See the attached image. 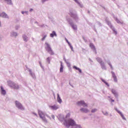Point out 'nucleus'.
Segmentation results:
<instances>
[{"instance_id": "f257e3e1", "label": "nucleus", "mask_w": 128, "mask_h": 128, "mask_svg": "<svg viewBox=\"0 0 128 128\" xmlns=\"http://www.w3.org/2000/svg\"><path fill=\"white\" fill-rule=\"evenodd\" d=\"M64 126L66 128H70V126H72V128H80V126L74 122V120L69 118L68 120H65L64 122Z\"/></svg>"}, {"instance_id": "f03ea898", "label": "nucleus", "mask_w": 128, "mask_h": 128, "mask_svg": "<svg viewBox=\"0 0 128 128\" xmlns=\"http://www.w3.org/2000/svg\"><path fill=\"white\" fill-rule=\"evenodd\" d=\"M45 44L46 46L45 48L48 52L50 56H54V50H52V48H50V45L48 42H46Z\"/></svg>"}, {"instance_id": "7ed1b4c3", "label": "nucleus", "mask_w": 128, "mask_h": 128, "mask_svg": "<svg viewBox=\"0 0 128 128\" xmlns=\"http://www.w3.org/2000/svg\"><path fill=\"white\" fill-rule=\"evenodd\" d=\"M38 114L40 118L42 120H43L44 122H48V120H46V115L42 112L39 111Z\"/></svg>"}, {"instance_id": "20e7f679", "label": "nucleus", "mask_w": 128, "mask_h": 128, "mask_svg": "<svg viewBox=\"0 0 128 128\" xmlns=\"http://www.w3.org/2000/svg\"><path fill=\"white\" fill-rule=\"evenodd\" d=\"M15 104L16 108H18L19 110H24V108L22 104H20L18 101H16Z\"/></svg>"}, {"instance_id": "39448f33", "label": "nucleus", "mask_w": 128, "mask_h": 128, "mask_svg": "<svg viewBox=\"0 0 128 128\" xmlns=\"http://www.w3.org/2000/svg\"><path fill=\"white\" fill-rule=\"evenodd\" d=\"M76 104L78 106H82L84 107H88V104H86V103H85L84 101V100L79 101L77 102Z\"/></svg>"}, {"instance_id": "423d86ee", "label": "nucleus", "mask_w": 128, "mask_h": 128, "mask_svg": "<svg viewBox=\"0 0 128 128\" xmlns=\"http://www.w3.org/2000/svg\"><path fill=\"white\" fill-rule=\"evenodd\" d=\"M96 60L98 62H100V65L102 66V68H104V62L102 60V59L100 58H96Z\"/></svg>"}, {"instance_id": "0eeeda50", "label": "nucleus", "mask_w": 128, "mask_h": 128, "mask_svg": "<svg viewBox=\"0 0 128 128\" xmlns=\"http://www.w3.org/2000/svg\"><path fill=\"white\" fill-rule=\"evenodd\" d=\"M11 86L13 88H14V90H18V88H20V86L14 83H12Z\"/></svg>"}, {"instance_id": "6e6552de", "label": "nucleus", "mask_w": 128, "mask_h": 128, "mask_svg": "<svg viewBox=\"0 0 128 128\" xmlns=\"http://www.w3.org/2000/svg\"><path fill=\"white\" fill-rule=\"evenodd\" d=\"M0 92L2 94H3V96L6 95V90L4 88V87L2 86H0Z\"/></svg>"}, {"instance_id": "1a4fd4ad", "label": "nucleus", "mask_w": 128, "mask_h": 128, "mask_svg": "<svg viewBox=\"0 0 128 128\" xmlns=\"http://www.w3.org/2000/svg\"><path fill=\"white\" fill-rule=\"evenodd\" d=\"M50 108L51 110H58V106L56 105H54V106H50Z\"/></svg>"}, {"instance_id": "9d476101", "label": "nucleus", "mask_w": 128, "mask_h": 128, "mask_svg": "<svg viewBox=\"0 0 128 128\" xmlns=\"http://www.w3.org/2000/svg\"><path fill=\"white\" fill-rule=\"evenodd\" d=\"M80 112H90V110L88 109V108H81L80 109Z\"/></svg>"}, {"instance_id": "9b49d317", "label": "nucleus", "mask_w": 128, "mask_h": 128, "mask_svg": "<svg viewBox=\"0 0 128 128\" xmlns=\"http://www.w3.org/2000/svg\"><path fill=\"white\" fill-rule=\"evenodd\" d=\"M57 100L59 104H60L61 102H62V98H60V94H57Z\"/></svg>"}, {"instance_id": "f8f14e48", "label": "nucleus", "mask_w": 128, "mask_h": 128, "mask_svg": "<svg viewBox=\"0 0 128 128\" xmlns=\"http://www.w3.org/2000/svg\"><path fill=\"white\" fill-rule=\"evenodd\" d=\"M0 16H2V18H8V14L4 12H2L0 14Z\"/></svg>"}, {"instance_id": "ddd939ff", "label": "nucleus", "mask_w": 128, "mask_h": 128, "mask_svg": "<svg viewBox=\"0 0 128 128\" xmlns=\"http://www.w3.org/2000/svg\"><path fill=\"white\" fill-rule=\"evenodd\" d=\"M112 78L114 80V81L115 82H118V80L116 79V74L112 72Z\"/></svg>"}, {"instance_id": "4468645a", "label": "nucleus", "mask_w": 128, "mask_h": 128, "mask_svg": "<svg viewBox=\"0 0 128 128\" xmlns=\"http://www.w3.org/2000/svg\"><path fill=\"white\" fill-rule=\"evenodd\" d=\"M50 36L51 38H54V36H56V32L54 31H53L52 32V34H50Z\"/></svg>"}, {"instance_id": "2eb2a0df", "label": "nucleus", "mask_w": 128, "mask_h": 128, "mask_svg": "<svg viewBox=\"0 0 128 128\" xmlns=\"http://www.w3.org/2000/svg\"><path fill=\"white\" fill-rule=\"evenodd\" d=\"M112 92L115 96H118V93L116 92V91L114 90V89H112Z\"/></svg>"}, {"instance_id": "dca6fc26", "label": "nucleus", "mask_w": 128, "mask_h": 128, "mask_svg": "<svg viewBox=\"0 0 128 128\" xmlns=\"http://www.w3.org/2000/svg\"><path fill=\"white\" fill-rule=\"evenodd\" d=\"M64 72V66H62V62H61L60 67V72Z\"/></svg>"}, {"instance_id": "f3484780", "label": "nucleus", "mask_w": 128, "mask_h": 128, "mask_svg": "<svg viewBox=\"0 0 128 128\" xmlns=\"http://www.w3.org/2000/svg\"><path fill=\"white\" fill-rule=\"evenodd\" d=\"M90 46L92 48V50H96V47H94V44L92 43L90 44Z\"/></svg>"}, {"instance_id": "a211bd4d", "label": "nucleus", "mask_w": 128, "mask_h": 128, "mask_svg": "<svg viewBox=\"0 0 128 128\" xmlns=\"http://www.w3.org/2000/svg\"><path fill=\"white\" fill-rule=\"evenodd\" d=\"M73 68H75V70H78L79 72H82V70L80 68L76 67V66H74Z\"/></svg>"}, {"instance_id": "6ab92c4d", "label": "nucleus", "mask_w": 128, "mask_h": 128, "mask_svg": "<svg viewBox=\"0 0 128 128\" xmlns=\"http://www.w3.org/2000/svg\"><path fill=\"white\" fill-rule=\"evenodd\" d=\"M118 114H120L122 118H124V120H126V118H124V114H122V113L120 111H118Z\"/></svg>"}, {"instance_id": "aec40b11", "label": "nucleus", "mask_w": 128, "mask_h": 128, "mask_svg": "<svg viewBox=\"0 0 128 128\" xmlns=\"http://www.w3.org/2000/svg\"><path fill=\"white\" fill-rule=\"evenodd\" d=\"M102 82H103L105 84L106 86H110V84H108L106 82V80H104V79H102Z\"/></svg>"}, {"instance_id": "412c9836", "label": "nucleus", "mask_w": 128, "mask_h": 128, "mask_svg": "<svg viewBox=\"0 0 128 128\" xmlns=\"http://www.w3.org/2000/svg\"><path fill=\"white\" fill-rule=\"evenodd\" d=\"M6 2H7L8 4H12V0H5Z\"/></svg>"}, {"instance_id": "4be33fe9", "label": "nucleus", "mask_w": 128, "mask_h": 128, "mask_svg": "<svg viewBox=\"0 0 128 128\" xmlns=\"http://www.w3.org/2000/svg\"><path fill=\"white\" fill-rule=\"evenodd\" d=\"M116 22H118V24H122V22H120V20L118 19V18H116Z\"/></svg>"}, {"instance_id": "5701e85b", "label": "nucleus", "mask_w": 128, "mask_h": 128, "mask_svg": "<svg viewBox=\"0 0 128 128\" xmlns=\"http://www.w3.org/2000/svg\"><path fill=\"white\" fill-rule=\"evenodd\" d=\"M75 1V2L78 4H79V6H80V3L78 2V0H74Z\"/></svg>"}, {"instance_id": "b1692460", "label": "nucleus", "mask_w": 128, "mask_h": 128, "mask_svg": "<svg viewBox=\"0 0 128 128\" xmlns=\"http://www.w3.org/2000/svg\"><path fill=\"white\" fill-rule=\"evenodd\" d=\"M46 35H45L42 38V40H46Z\"/></svg>"}, {"instance_id": "393cba45", "label": "nucleus", "mask_w": 128, "mask_h": 128, "mask_svg": "<svg viewBox=\"0 0 128 128\" xmlns=\"http://www.w3.org/2000/svg\"><path fill=\"white\" fill-rule=\"evenodd\" d=\"M96 109H93L92 110V112H96Z\"/></svg>"}, {"instance_id": "a878e982", "label": "nucleus", "mask_w": 128, "mask_h": 128, "mask_svg": "<svg viewBox=\"0 0 128 128\" xmlns=\"http://www.w3.org/2000/svg\"><path fill=\"white\" fill-rule=\"evenodd\" d=\"M47 61L48 62V64H50V57H48V58H47Z\"/></svg>"}, {"instance_id": "bb28decb", "label": "nucleus", "mask_w": 128, "mask_h": 128, "mask_svg": "<svg viewBox=\"0 0 128 128\" xmlns=\"http://www.w3.org/2000/svg\"><path fill=\"white\" fill-rule=\"evenodd\" d=\"M72 26L74 30H76V26Z\"/></svg>"}, {"instance_id": "cd10ccee", "label": "nucleus", "mask_w": 128, "mask_h": 128, "mask_svg": "<svg viewBox=\"0 0 128 128\" xmlns=\"http://www.w3.org/2000/svg\"><path fill=\"white\" fill-rule=\"evenodd\" d=\"M23 38H24V40L26 42V37H24V36Z\"/></svg>"}, {"instance_id": "c85d7f7f", "label": "nucleus", "mask_w": 128, "mask_h": 128, "mask_svg": "<svg viewBox=\"0 0 128 128\" xmlns=\"http://www.w3.org/2000/svg\"><path fill=\"white\" fill-rule=\"evenodd\" d=\"M52 118H53L54 120V116L52 115Z\"/></svg>"}, {"instance_id": "c756f323", "label": "nucleus", "mask_w": 128, "mask_h": 128, "mask_svg": "<svg viewBox=\"0 0 128 128\" xmlns=\"http://www.w3.org/2000/svg\"><path fill=\"white\" fill-rule=\"evenodd\" d=\"M70 16H72V17H74V14H70Z\"/></svg>"}, {"instance_id": "7c9ffc66", "label": "nucleus", "mask_w": 128, "mask_h": 128, "mask_svg": "<svg viewBox=\"0 0 128 128\" xmlns=\"http://www.w3.org/2000/svg\"><path fill=\"white\" fill-rule=\"evenodd\" d=\"M112 30H113V32H116V30L114 28H113Z\"/></svg>"}, {"instance_id": "2f4dec72", "label": "nucleus", "mask_w": 128, "mask_h": 128, "mask_svg": "<svg viewBox=\"0 0 128 128\" xmlns=\"http://www.w3.org/2000/svg\"><path fill=\"white\" fill-rule=\"evenodd\" d=\"M109 65L110 66L111 68H112V66L110 64H109Z\"/></svg>"}, {"instance_id": "473e14b6", "label": "nucleus", "mask_w": 128, "mask_h": 128, "mask_svg": "<svg viewBox=\"0 0 128 128\" xmlns=\"http://www.w3.org/2000/svg\"><path fill=\"white\" fill-rule=\"evenodd\" d=\"M70 48L71 50H72V46H70Z\"/></svg>"}, {"instance_id": "72a5a7b5", "label": "nucleus", "mask_w": 128, "mask_h": 128, "mask_svg": "<svg viewBox=\"0 0 128 128\" xmlns=\"http://www.w3.org/2000/svg\"><path fill=\"white\" fill-rule=\"evenodd\" d=\"M33 10L32 8L30 9V12H32Z\"/></svg>"}, {"instance_id": "f704fd0d", "label": "nucleus", "mask_w": 128, "mask_h": 128, "mask_svg": "<svg viewBox=\"0 0 128 128\" xmlns=\"http://www.w3.org/2000/svg\"><path fill=\"white\" fill-rule=\"evenodd\" d=\"M116 111L117 112H120V110H118V109H116Z\"/></svg>"}, {"instance_id": "c9c22d12", "label": "nucleus", "mask_w": 128, "mask_h": 128, "mask_svg": "<svg viewBox=\"0 0 128 128\" xmlns=\"http://www.w3.org/2000/svg\"><path fill=\"white\" fill-rule=\"evenodd\" d=\"M112 102H114V100H112Z\"/></svg>"}, {"instance_id": "e433bc0d", "label": "nucleus", "mask_w": 128, "mask_h": 128, "mask_svg": "<svg viewBox=\"0 0 128 128\" xmlns=\"http://www.w3.org/2000/svg\"><path fill=\"white\" fill-rule=\"evenodd\" d=\"M30 74H31V76H32V73L30 72Z\"/></svg>"}, {"instance_id": "4c0bfd02", "label": "nucleus", "mask_w": 128, "mask_h": 128, "mask_svg": "<svg viewBox=\"0 0 128 128\" xmlns=\"http://www.w3.org/2000/svg\"><path fill=\"white\" fill-rule=\"evenodd\" d=\"M22 12V14H24V12Z\"/></svg>"}, {"instance_id": "58836bf2", "label": "nucleus", "mask_w": 128, "mask_h": 128, "mask_svg": "<svg viewBox=\"0 0 128 128\" xmlns=\"http://www.w3.org/2000/svg\"><path fill=\"white\" fill-rule=\"evenodd\" d=\"M66 42H68V44H69L68 40H66Z\"/></svg>"}, {"instance_id": "ea45409f", "label": "nucleus", "mask_w": 128, "mask_h": 128, "mask_svg": "<svg viewBox=\"0 0 128 128\" xmlns=\"http://www.w3.org/2000/svg\"><path fill=\"white\" fill-rule=\"evenodd\" d=\"M110 28H112V26H111V27H110Z\"/></svg>"}]
</instances>
